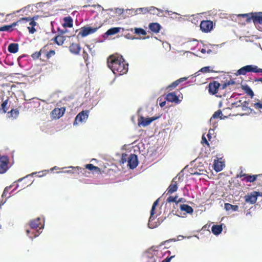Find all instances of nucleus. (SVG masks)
<instances>
[{"label": "nucleus", "mask_w": 262, "mask_h": 262, "mask_svg": "<svg viewBox=\"0 0 262 262\" xmlns=\"http://www.w3.org/2000/svg\"><path fill=\"white\" fill-rule=\"evenodd\" d=\"M107 64L116 75L125 74L128 70V64L126 62L122 56L118 54L110 55L107 58Z\"/></svg>", "instance_id": "nucleus-1"}, {"label": "nucleus", "mask_w": 262, "mask_h": 262, "mask_svg": "<svg viewBox=\"0 0 262 262\" xmlns=\"http://www.w3.org/2000/svg\"><path fill=\"white\" fill-rule=\"evenodd\" d=\"M14 23L16 24V26L20 27V29L27 27L30 33L33 34L36 31L34 27L37 23L34 20V17H22Z\"/></svg>", "instance_id": "nucleus-2"}, {"label": "nucleus", "mask_w": 262, "mask_h": 262, "mask_svg": "<svg viewBox=\"0 0 262 262\" xmlns=\"http://www.w3.org/2000/svg\"><path fill=\"white\" fill-rule=\"evenodd\" d=\"M237 16L244 18L247 24L252 21L255 25L262 24V12L239 14Z\"/></svg>", "instance_id": "nucleus-3"}, {"label": "nucleus", "mask_w": 262, "mask_h": 262, "mask_svg": "<svg viewBox=\"0 0 262 262\" xmlns=\"http://www.w3.org/2000/svg\"><path fill=\"white\" fill-rule=\"evenodd\" d=\"M157 247H152L148 249L143 254V257L144 259H149L147 262H156V259L154 257L158 253Z\"/></svg>", "instance_id": "nucleus-4"}, {"label": "nucleus", "mask_w": 262, "mask_h": 262, "mask_svg": "<svg viewBox=\"0 0 262 262\" xmlns=\"http://www.w3.org/2000/svg\"><path fill=\"white\" fill-rule=\"evenodd\" d=\"M160 117V116H158L150 118H145L143 116H140L138 119V125L140 127H145L149 125L152 121L159 119Z\"/></svg>", "instance_id": "nucleus-5"}, {"label": "nucleus", "mask_w": 262, "mask_h": 262, "mask_svg": "<svg viewBox=\"0 0 262 262\" xmlns=\"http://www.w3.org/2000/svg\"><path fill=\"white\" fill-rule=\"evenodd\" d=\"M213 24L211 20H202L200 25V30L204 33L210 32L213 29Z\"/></svg>", "instance_id": "nucleus-6"}, {"label": "nucleus", "mask_w": 262, "mask_h": 262, "mask_svg": "<svg viewBox=\"0 0 262 262\" xmlns=\"http://www.w3.org/2000/svg\"><path fill=\"white\" fill-rule=\"evenodd\" d=\"M260 194H261V192H259L256 191H253L251 193L245 195V201L247 203H250L251 204H253L256 203L257 196H260Z\"/></svg>", "instance_id": "nucleus-7"}, {"label": "nucleus", "mask_w": 262, "mask_h": 262, "mask_svg": "<svg viewBox=\"0 0 262 262\" xmlns=\"http://www.w3.org/2000/svg\"><path fill=\"white\" fill-rule=\"evenodd\" d=\"M100 26L98 27L92 28L91 27L84 26L81 28V31L79 33L78 35L81 37H85L87 35L92 34L96 32V31L99 28Z\"/></svg>", "instance_id": "nucleus-8"}, {"label": "nucleus", "mask_w": 262, "mask_h": 262, "mask_svg": "<svg viewBox=\"0 0 262 262\" xmlns=\"http://www.w3.org/2000/svg\"><path fill=\"white\" fill-rule=\"evenodd\" d=\"M221 85L216 81L210 82L208 85V92L211 95L216 94Z\"/></svg>", "instance_id": "nucleus-9"}, {"label": "nucleus", "mask_w": 262, "mask_h": 262, "mask_svg": "<svg viewBox=\"0 0 262 262\" xmlns=\"http://www.w3.org/2000/svg\"><path fill=\"white\" fill-rule=\"evenodd\" d=\"M138 165L137 156L135 154H130L127 158V165L130 169L135 168Z\"/></svg>", "instance_id": "nucleus-10"}, {"label": "nucleus", "mask_w": 262, "mask_h": 262, "mask_svg": "<svg viewBox=\"0 0 262 262\" xmlns=\"http://www.w3.org/2000/svg\"><path fill=\"white\" fill-rule=\"evenodd\" d=\"M8 160L7 156L0 157V173H5L8 169Z\"/></svg>", "instance_id": "nucleus-11"}, {"label": "nucleus", "mask_w": 262, "mask_h": 262, "mask_svg": "<svg viewBox=\"0 0 262 262\" xmlns=\"http://www.w3.org/2000/svg\"><path fill=\"white\" fill-rule=\"evenodd\" d=\"M89 116V111H82L76 117L74 124H78L79 122L85 121Z\"/></svg>", "instance_id": "nucleus-12"}, {"label": "nucleus", "mask_w": 262, "mask_h": 262, "mask_svg": "<svg viewBox=\"0 0 262 262\" xmlns=\"http://www.w3.org/2000/svg\"><path fill=\"white\" fill-rule=\"evenodd\" d=\"M254 65H247L244 66L239 70L236 73V75H245L248 72H254Z\"/></svg>", "instance_id": "nucleus-13"}, {"label": "nucleus", "mask_w": 262, "mask_h": 262, "mask_svg": "<svg viewBox=\"0 0 262 262\" xmlns=\"http://www.w3.org/2000/svg\"><path fill=\"white\" fill-rule=\"evenodd\" d=\"M258 177V175H248L246 173H243L241 172L237 176V178H241L242 181H245L247 182H254Z\"/></svg>", "instance_id": "nucleus-14"}, {"label": "nucleus", "mask_w": 262, "mask_h": 262, "mask_svg": "<svg viewBox=\"0 0 262 262\" xmlns=\"http://www.w3.org/2000/svg\"><path fill=\"white\" fill-rule=\"evenodd\" d=\"M65 111L66 108L64 107L55 108L51 112V116L54 119H59L63 115Z\"/></svg>", "instance_id": "nucleus-15"}, {"label": "nucleus", "mask_w": 262, "mask_h": 262, "mask_svg": "<svg viewBox=\"0 0 262 262\" xmlns=\"http://www.w3.org/2000/svg\"><path fill=\"white\" fill-rule=\"evenodd\" d=\"M177 179V177H174L170 185L167 188L166 191L167 194H171L178 190V184L176 180Z\"/></svg>", "instance_id": "nucleus-16"}, {"label": "nucleus", "mask_w": 262, "mask_h": 262, "mask_svg": "<svg viewBox=\"0 0 262 262\" xmlns=\"http://www.w3.org/2000/svg\"><path fill=\"white\" fill-rule=\"evenodd\" d=\"M69 48L70 52L74 55H78L81 51V47L79 43H72Z\"/></svg>", "instance_id": "nucleus-17"}, {"label": "nucleus", "mask_w": 262, "mask_h": 262, "mask_svg": "<svg viewBox=\"0 0 262 262\" xmlns=\"http://www.w3.org/2000/svg\"><path fill=\"white\" fill-rule=\"evenodd\" d=\"M166 99L167 101L171 102L178 103L179 101L178 97L175 92L168 93L166 96Z\"/></svg>", "instance_id": "nucleus-18"}, {"label": "nucleus", "mask_w": 262, "mask_h": 262, "mask_svg": "<svg viewBox=\"0 0 262 262\" xmlns=\"http://www.w3.org/2000/svg\"><path fill=\"white\" fill-rule=\"evenodd\" d=\"M148 27L150 30L155 33H159L161 29V25L157 23H150Z\"/></svg>", "instance_id": "nucleus-19"}, {"label": "nucleus", "mask_w": 262, "mask_h": 262, "mask_svg": "<svg viewBox=\"0 0 262 262\" xmlns=\"http://www.w3.org/2000/svg\"><path fill=\"white\" fill-rule=\"evenodd\" d=\"M187 79V78H186V77L181 78L176 80L175 81L173 82L170 85H169L167 87L166 89L169 90H171L172 89L177 86L181 82L185 81Z\"/></svg>", "instance_id": "nucleus-20"}, {"label": "nucleus", "mask_w": 262, "mask_h": 262, "mask_svg": "<svg viewBox=\"0 0 262 262\" xmlns=\"http://www.w3.org/2000/svg\"><path fill=\"white\" fill-rule=\"evenodd\" d=\"M65 40L66 37L61 35H57L52 39V40H54V41L58 46L62 45Z\"/></svg>", "instance_id": "nucleus-21"}, {"label": "nucleus", "mask_w": 262, "mask_h": 262, "mask_svg": "<svg viewBox=\"0 0 262 262\" xmlns=\"http://www.w3.org/2000/svg\"><path fill=\"white\" fill-rule=\"evenodd\" d=\"M40 219L39 217H37L36 219L31 220L30 222V226L31 228V230H34L39 227V225H40Z\"/></svg>", "instance_id": "nucleus-22"}, {"label": "nucleus", "mask_w": 262, "mask_h": 262, "mask_svg": "<svg viewBox=\"0 0 262 262\" xmlns=\"http://www.w3.org/2000/svg\"><path fill=\"white\" fill-rule=\"evenodd\" d=\"M16 24L13 23L10 25H5L4 26L0 27V31L11 32L14 30V27H16Z\"/></svg>", "instance_id": "nucleus-23"}, {"label": "nucleus", "mask_w": 262, "mask_h": 262, "mask_svg": "<svg viewBox=\"0 0 262 262\" xmlns=\"http://www.w3.org/2000/svg\"><path fill=\"white\" fill-rule=\"evenodd\" d=\"M180 208L181 211H185L187 213L192 214L193 212V208L187 204H181Z\"/></svg>", "instance_id": "nucleus-24"}, {"label": "nucleus", "mask_w": 262, "mask_h": 262, "mask_svg": "<svg viewBox=\"0 0 262 262\" xmlns=\"http://www.w3.org/2000/svg\"><path fill=\"white\" fill-rule=\"evenodd\" d=\"M85 168L93 173H99L101 172L100 168L97 166H95L92 164H88L85 166Z\"/></svg>", "instance_id": "nucleus-25"}, {"label": "nucleus", "mask_w": 262, "mask_h": 262, "mask_svg": "<svg viewBox=\"0 0 262 262\" xmlns=\"http://www.w3.org/2000/svg\"><path fill=\"white\" fill-rule=\"evenodd\" d=\"M63 26L64 28H71L73 26V19L70 16L65 17L63 18Z\"/></svg>", "instance_id": "nucleus-26"}, {"label": "nucleus", "mask_w": 262, "mask_h": 262, "mask_svg": "<svg viewBox=\"0 0 262 262\" xmlns=\"http://www.w3.org/2000/svg\"><path fill=\"white\" fill-rule=\"evenodd\" d=\"M8 101L9 99L7 98L5 100H4L2 103L1 107L0 108V112L2 113H6L9 109V105H8Z\"/></svg>", "instance_id": "nucleus-27"}, {"label": "nucleus", "mask_w": 262, "mask_h": 262, "mask_svg": "<svg viewBox=\"0 0 262 262\" xmlns=\"http://www.w3.org/2000/svg\"><path fill=\"white\" fill-rule=\"evenodd\" d=\"M8 50L11 53H16L18 51V45L15 43H10L8 46Z\"/></svg>", "instance_id": "nucleus-28"}, {"label": "nucleus", "mask_w": 262, "mask_h": 262, "mask_svg": "<svg viewBox=\"0 0 262 262\" xmlns=\"http://www.w3.org/2000/svg\"><path fill=\"white\" fill-rule=\"evenodd\" d=\"M212 233L214 235H219L221 233L223 230L222 225H213L211 228Z\"/></svg>", "instance_id": "nucleus-29"}, {"label": "nucleus", "mask_w": 262, "mask_h": 262, "mask_svg": "<svg viewBox=\"0 0 262 262\" xmlns=\"http://www.w3.org/2000/svg\"><path fill=\"white\" fill-rule=\"evenodd\" d=\"M159 200V199L157 200L154 203V204H153V205L152 206V208H151V211H150V217H149V222H151L152 220H154L155 219V216H154V214L155 213V209H156V207L157 205L158 204Z\"/></svg>", "instance_id": "nucleus-30"}, {"label": "nucleus", "mask_w": 262, "mask_h": 262, "mask_svg": "<svg viewBox=\"0 0 262 262\" xmlns=\"http://www.w3.org/2000/svg\"><path fill=\"white\" fill-rule=\"evenodd\" d=\"M120 28L119 27H114L108 29L105 33L107 36H110L115 35L119 32Z\"/></svg>", "instance_id": "nucleus-31"}, {"label": "nucleus", "mask_w": 262, "mask_h": 262, "mask_svg": "<svg viewBox=\"0 0 262 262\" xmlns=\"http://www.w3.org/2000/svg\"><path fill=\"white\" fill-rule=\"evenodd\" d=\"M223 163L222 162L219 161H214V169L216 172L221 171L223 168Z\"/></svg>", "instance_id": "nucleus-32"}, {"label": "nucleus", "mask_w": 262, "mask_h": 262, "mask_svg": "<svg viewBox=\"0 0 262 262\" xmlns=\"http://www.w3.org/2000/svg\"><path fill=\"white\" fill-rule=\"evenodd\" d=\"M224 206L227 211L232 210L233 211H236L238 209V206L237 205H233L228 203H225Z\"/></svg>", "instance_id": "nucleus-33"}, {"label": "nucleus", "mask_w": 262, "mask_h": 262, "mask_svg": "<svg viewBox=\"0 0 262 262\" xmlns=\"http://www.w3.org/2000/svg\"><path fill=\"white\" fill-rule=\"evenodd\" d=\"M19 112L17 109H12L10 111L8 112V117L9 118H16Z\"/></svg>", "instance_id": "nucleus-34"}, {"label": "nucleus", "mask_w": 262, "mask_h": 262, "mask_svg": "<svg viewBox=\"0 0 262 262\" xmlns=\"http://www.w3.org/2000/svg\"><path fill=\"white\" fill-rule=\"evenodd\" d=\"M243 89L245 92L252 98L254 96V93L251 89L247 85L243 86Z\"/></svg>", "instance_id": "nucleus-35"}, {"label": "nucleus", "mask_w": 262, "mask_h": 262, "mask_svg": "<svg viewBox=\"0 0 262 262\" xmlns=\"http://www.w3.org/2000/svg\"><path fill=\"white\" fill-rule=\"evenodd\" d=\"M26 233L28 236L31 238H33L34 237H36L38 236L39 234V233L38 231H36L34 233V231H31L29 230H26Z\"/></svg>", "instance_id": "nucleus-36"}, {"label": "nucleus", "mask_w": 262, "mask_h": 262, "mask_svg": "<svg viewBox=\"0 0 262 262\" xmlns=\"http://www.w3.org/2000/svg\"><path fill=\"white\" fill-rule=\"evenodd\" d=\"M222 116L223 114L222 111L220 110H219L214 112V113L213 114V115H212L210 119V121H211L213 119L217 118H220L221 119H222Z\"/></svg>", "instance_id": "nucleus-37"}, {"label": "nucleus", "mask_w": 262, "mask_h": 262, "mask_svg": "<svg viewBox=\"0 0 262 262\" xmlns=\"http://www.w3.org/2000/svg\"><path fill=\"white\" fill-rule=\"evenodd\" d=\"M148 12L153 15H158L159 9L153 6L149 7Z\"/></svg>", "instance_id": "nucleus-38"}, {"label": "nucleus", "mask_w": 262, "mask_h": 262, "mask_svg": "<svg viewBox=\"0 0 262 262\" xmlns=\"http://www.w3.org/2000/svg\"><path fill=\"white\" fill-rule=\"evenodd\" d=\"M135 33L138 35H146V32L142 28H137L135 29Z\"/></svg>", "instance_id": "nucleus-39"}, {"label": "nucleus", "mask_w": 262, "mask_h": 262, "mask_svg": "<svg viewBox=\"0 0 262 262\" xmlns=\"http://www.w3.org/2000/svg\"><path fill=\"white\" fill-rule=\"evenodd\" d=\"M241 101H239V102L241 103ZM248 102L246 101H245L243 103H241V106L242 107V110L243 111H252V110L249 108L248 106Z\"/></svg>", "instance_id": "nucleus-40"}, {"label": "nucleus", "mask_w": 262, "mask_h": 262, "mask_svg": "<svg viewBox=\"0 0 262 262\" xmlns=\"http://www.w3.org/2000/svg\"><path fill=\"white\" fill-rule=\"evenodd\" d=\"M49 46L48 45H45L43 46L40 50V52L41 54H43L44 57H45V55H46V54L48 53L49 51Z\"/></svg>", "instance_id": "nucleus-41"}, {"label": "nucleus", "mask_w": 262, "mask_h": 262, "mask_svg": "<svg viewBox=\"0 0 262 262\" xmlns=\"http://www.w3.org/2000/svg\"><path fill=\"white\" fill-rule=\"evenodd\" d=\"M149 11V7L140 8L137 9L136 11L139 13L145 14L148 13Z\"/></svg>", "instance_id": "nucleus-42"}, {"label": "nucleus", "mask_w": 262, "mask_h": 262, "mask_svg": "<svg viewBox=\"0 0 262 262\" xmlns=\"http://www.w3.org/2000/svg\"><path fill=\"white\" fill-rule=\"evenodd\" d=\"M55 55V51L53 50H50L46 55H45V58L48 60L51 57L54 56Z\"/></svg>", "instance_id": "nucleus-43"}, {"label": "nucleus", "mask_w": 262, "mask_h": 262, "mask_svg": "<svg viewBox=\"0 0 262 262\" xmlns=\"http://www.w3.org/2000/svg\"><path fill=\"white\" fill-rule=\"evenodd\" d=\"M177 195H176L175 196H170L167 198V202L168 203L176 202V204H177Z\"/></svg>", "instance_id": "nucleus-44"}, {"label": "nucleus", "mask_w": 262, "mask_h": 262, "mask_svg": "<svg viewBox=\"0 0 262 262\" xmlns=\"http://www.w3.org/2000/svg\"><path fill=\"white\" fill-rule=\"evenodd\" d=\"M41 56V53H40V51H38V52H34V53H33L31 55L32 57L34 59H38L39 58H40Z\"/></svg>", "instance_id": "nucleus-45"}, {"label": "nucleus", "mask_w": 262, "mask_h": 262, "mask_svg": "<svg viewBox=\"0 0 262 262\" xmlns=\"http://www.w3.org/2000/svg\"><path fill=\"white\" fill-rule=\"evenodd\" d=\"M200 71L203 73H209L212 72L213 71L210 70V67H205L202 68L201 69Z\"/></svg>", "instance_id": "nucleus-46"}, {"label": "nucleus", "mask_w": 262, "mask_h": 262, "mask_svg": "<svg viewBox=\"0 0 262 262\" xmlns=\"http://www.w3.org/2000/svg\"><path fill=\"white\" fill-rule=\"evenodd\" d=\"M127 155L125 154H123L121 158V162L122 164L125 163L127 161Z\"/></svg>", "instance_id": "nucleus-47"}, {"label": "nucleus", "mask_w": 262, "mask_h": 262, "mask_svg": "<svg viewBox=\"0 0 262 262\" xmlns=\"http://www.w3.org/2000/svg\"><path fill=\"white\" fill-rule=\"evenodd\" d=\"M11 188V186H10L9 187H6L4 189V191L2 194V197H5L7 196V194L8 193H9V190Z\"/></svg>", "instance_id": "nucleus-48"}, {"label": "nucleus", "mask_w": 262, "mask_h": 262, "mask_svg": "<svg viewBox=\"0 0 262 262\" xmlns=\"http://www.w3.org/2000/svg\"><path fill=\"white\" fill-rule=\"evenodd\" d=\"M254 106L256 109L262 108V102H256L254 104Z\"/></svg>", "instance_id": "nucleus-49"}, {"label": "nucleus", "mask_w": 262, "mask_h": 262, "mask_svg": "<svg viewBox=\"0 0 262 262\" xmlns=\"http://www.w3.org/2000/svg\"><path fill=\"white\" fill-rule=\"evenodd\" d=\"M201 142L202 144L205 143L208 146L209 145V144L208 141L207 140L206 137L204 136V135H203L202 136Z\"/></svg>", "instance_id": "nucleus-50"}, {"label": "nucleus", "mask_w": 262, "mask_h": 262, "mask_svg": "<svg viewBox=\"0 0 262 262\" xmlns=\"http://www.w3.org/2000/svg\"><path fill=\"white\" fill-rule=\"evenodd\" d=\"M254 73H262V69L258 68L256 66H254Z\"/></svg>", "instance_id": "nucleus-51"}, {"label": "nucleus", "mask_w": 262, "mask_h": 262, "mask_svg": "<svg viewBox=\"0 0 262 262\" xmlns=\"http://www.w3.org/2000/svg\"><path fill=\"white\" fill-rule=\"evenodd\" d=\"M174 257V256H171L170 257H167L165 258L162 262H170L171 259Z\"/></svg>", "instance_id": "nucleus-52"}, {"label": "nucleus", "mask_w": 262, "mask_h": 262, "mask_svg": "<svg viewBox=\"0 0 262 262\" xmlns=\"http://www.w3.org/2000/svg\"><path fill=\"white\" fill-rule=\"evenodd\" d=\"M229 85V83H225L223 85H222V89H225L227 85Z\"/></svg>", "instance_id": "nucleus-53"}, {"label": "nucleus", "mask_w": 262, "mask_h": 262, "mask_svg": "<svg viewBox=\"0 0 262 262\" xmlns=\"http://www.w3.org/2000/svg\"><path fill=\"white\" fill-rule=\"evenodd\" d=\"M166 104V101H164V102H162L161 103H160V106L162 107L163 106H164Z\"/></svg>", "instance_id": "nucleus-54"}, {"label": "nucleus", "mask_w": 262, "mask_h": 262, "mask_svg": "<svg viewBox=\"0 0 262 262\" xmlns=\"http://www.w3.org/2000/svg\"><path fill=\"white\" fill-rule=\"evenodd\" d=\"M184 200L183 198H180L178 200H177V204L179 202H183V200Z\"/></svg>", "instance_id": "nucleus-55"}, {"label": "nucleus", "mask_w": 262, "mask_h": 262, "mask_svg": "<svg viewBox=\"0 0 262 262\" xmlns=\"http://www.w3.org/2000/svg\"><path fill=\"white\" fill-rule=\"evenodd\" d=\"M255 81H260V82H262V78H258V79H256Z\"/></svg>", "instance_id": "nucleus-56"}, {"label": "nucleus", "mask_w": 262, "mask_h": 262, "mask_svg": "<svg viewBox=\"0 0 262 262\" xmlns=\"http://www.w3.org/2000/svg\"><path fill=\"white\" fill-rule=\"evenodd\" d=\"M207 136L209 140H210V138H211L210 134V133L208 134Z\"/></svg>", "instance_id": "nucleus-57"}, {"label": "nucleus", "mask_w": 262, "mask_h": 262, "mask_svg": "<svg viewBox=\"0 0 262 262\" xmlns=\"http://www.w3.org/2000/svg\"><path fill=\"white\" fill-rule=\"evenodd\" d=\"M205 52H206V51H205V49H202V50H201V52H202V53H205Z\"/></svg>", "instance_id": "nucleus-58"}, {"label": "nucleus", "mask_w": 262, "mask_h": 262, "mask_svg": "<svg viewBox=\"0 0 262 262\" xmlns=\"http://www.w3.org/2000/svg\"><path fill=\"white\" fill-rule=\"evenodd\" d=\"M240 106V105H239V104H238V105H236V107H238V106Z\"/></svg>", "instance_id": "nucleus-59"}, {"label": "nucleus", "mask_w": 262, "mask_h": 262, "mask_svg": "<svg viewBox=\"0 0 262 262\" xmlns=\"http://www.w3.org/2000/svg\"><path fill=\"white\" fill-rule=\"evenodd\" d=\"M80 169H82L83 170H84V168H80Z\"/></svg>", "instance_id": "nucleus-60"}, {"label": "nucleus", "mask_w": 262, "mask_h": 262, "mask_svg": "<svg viewBox=\"0 0 262 262\" xmlns=\"http://www.w3.org/2000/svg\"><path fill=\"white\" fill-rule=\"evenodd\" d=\"M23 180V179H19V180H18V181H21V180Z\"/></svg>", "instance_id": "nucleus-61"}, {"label": "nucleus", "mask_w": 262, "mask_h": 262, "mask_svg": "<svg viewBox=\"0 0 262 262\" xmlns=\"http://www.w3.org/2000/svg\"><path fill=\"white\" fill-rule=\"evenodd\" d=\"M260 196H262V192H261V194H260Z\"/></svg>", "instance_id": "nucleus-62"}]
</instances>
